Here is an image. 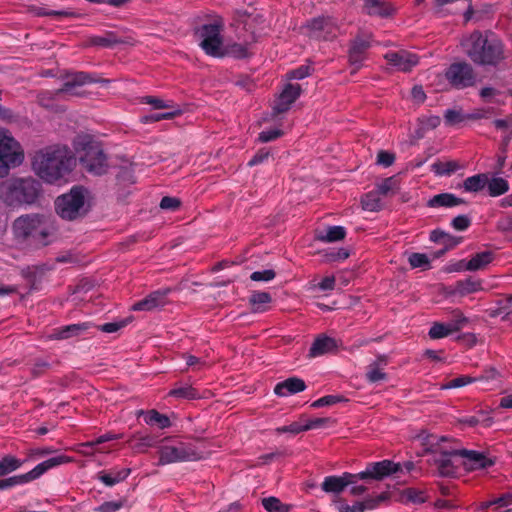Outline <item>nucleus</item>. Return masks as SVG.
<instances>
[{
	"instance_id": "obj_21",
	"label": "nucleus",
	"mask_w": 512,
	"mask_h": 512,
	"mask_svg": "<svg viewBox=\"0 0 512 512\" xmlns=\"http://www.w3.org/2000/svg\"><path fill=\"white\" fill-rule=\"evenodd\" d=\"M370 47V37L358 36L352 42L350 50H349V62L355 68L353 72H356L357 69L361 66L364 60V54L366 50Z\"/></svg>"
},
{
	"instance_id": "obj_59",
	"label": "nucleus",
	"mask_w": 512,
	"mask_h": 512,
	"mask_svg": "<svg viewBox=\"0 0 512 512\" xmlns=\"http://www.w3.org/2000/svg\"><path fill=\"white\" fill-rule=\"evenodd\" d=\"M142 103L151 105L154 109H166L170 108L171 105L164 100L152 96H145L142 98Z\"/></svg>"
},
{
	"instance_id": "obj_54",
	"label": "nucleus",
	"mask_w": 512,
	"mask_h": 512,
	"mask_svg": "<svg viewBox=\"0 0 512 512\" xmlns=\"http://www.w3.org/2000/svg\"><path fill=\"white\" fill-rule=\"evenodd\" d=\"M276 276V273L272 269H266L263 271H255L250 275V279L257 282H269L273 280Z\"/></svg>"
},
{
	"instance_id": "obj_55",
	"label": "nucleus",
	"mask_w": 512,
	"mask_h": 512,
	"mask_svg": "<svg viewBox=\"0 0 512 512\" xmlns=\"http://www.w3.org/2000/svg\"><path fill=\"white\" fill-rule=\"evenodd\" d=\"M366 376L367 379L373 383L383 381L386 379V374L382 372L376 364H371L369 366Z\"/></svg>"
},
{
	"instance_id": "obj_4",
	"label": "nucleus",
	"mask_w": 512,
	"mask_h": 512,
	"mask_svg": "<svg viewBox=\"0 0 512 512\" xmlns=\"http://www.w3.org/2000/svg\"><path fill=\"white\" fill-rule=\"evenodd\" d=\"M433 452L441 476L450 477L456 473L454 462H460L466 470H478L492 466L495 459L479 450H423Z\"/></svg>"
},
{
	"instance_id": "obj_9",
	"label": "nucleus",
	"mask_w": 512,
	"mask_h": 512,
	"mask_svg": "<svg viewBox=\"0 0 512 512\" xmlns=\"http://www.w3.org/2000/svg\"><path fill=\"white\" fill-rule=\"evenodd\" d=\"M72 461V458L66 455H59L56 457L49 458L39 464H37L32 470L27 473L15 475L9 478L0 480V489H8L18 485H24L34 480L39 479L50 469L65 463Z\"/></svg>"
},
{
	"instance_id": "obj_33",
	"label": "nucleus",
	"mask_w": 512,
	"mask_h": 512,
	"mask_svg": "<svg viewBox=\"0 0 512 512\" xmlns=\"http://www.w3.org/2000/svg\"><path fill=\"white\" fill-rule=\"evenodd\" d=\"M479 95L483 101L498 105L504 104L506 98L505 91L492 86L483 87L480 90Z\"/></svg>"
},
{
	"instance_id": "obj_52",
	"label": "nucleus",
	"mask_w": 512,
	"mask_h": 512,
	"mask_svg": "<svg viewBox=\"0 0 512 512\" xmlns=\"http://www.w3.org/2000/svg\"><path fill=\"white\" fill-rule=\"evenodd\" d=\"M344 401V398L338 395H327L314 401L311 406L313 408H319L324 406H332L338 402Z\"/></svg>"
},
{
	"instance_id": "obj_49",
	"label": "nucleus",
	"mask_w": 512,
	"mask_h": 512,
	"mask_svg": "<svg viewBox=\"0 0 512 512\" xmlns=\"http://www.w3.org/2000/svg\"><path fill=\"white\" fill-rule=\"evenodd\" d=\"M477 379L470 377V376H460L455 379H452L451 381L447 382L446 384H443L441 386V389H452V388H460L463 386H466L468 384H471L475 382Z\"/></svg>"
},
{
	"instance_id": "obj_10",
	"label": "nucleus",
	"mask_w": 512,
	"mask_h": 512,
	"mask_svg": "<svg viewBox=\"0 0 512 512\" xmlns=\"http://www.w3.org/2000/svg\"><path fill=\"white\" fill-rule=\"evenodd\" d=\"M79 161L83 168L93 175H103L108 171L109 164L99 143L87 141L78 150Z\"/></svg>"
},
{
	"instance_id": "obj_48",
	"label": "nucleus",
	"mask_w": 512,
	"mask_h": 512,
	"mask_svg": "<svg viewBox=\"0 0 512 512\" xmlns=\"http://www.w3.org/2000/svg\"><path fill=\"white\" fill-rule=\"evenodd\" d=\"M304 421H305L306 431L328 427L331 424H333V422H334L331 418H328V417L312 418V419H308V418L304 417Z\"/></svg>"
},
{
	"instance_id": "obj_23",
	"label": "nucleus",
	"mask_w": 512,
	"mask_h": 512,
	"mask_svg": "<svg viewBox=\"0 0 512 512\" xmlns=\"http://www.w3.org/2000/svg\"><path fill=\"white\" fill-rule=\"evenodd\" d=\"M167 291H154L132 306L133 311H153L166 304Z\"/></svg>"
},
{
	"instance_id": "obj_29",
	"label": "nucleus",
	"mask_w": 512,
	"mask_h": 512,
	"mask_svg": "<svg viewBox=\"0 0 512 512\" xmlns=\"http://www.w3.org/2000/svg\"><path fill=\"white\" fill-rule=\"evenodd\" d=\"M463 203V200L451 193H441L433 196L427 202L431 208L454 207Z\"/></svg>"
},
{
	"instance_id": "obj_3",
	"label": "nucleus",
	"mask_w": 512,
	"mask_h": 512,
	"mask_svg": "<svg viewBox=\"0 0 512 512\" xmlns=\"http://www.w3.org/2000/svg\"><path fill=\"white\" fill-rule=\"evenodd\" d=\"M467 56L478 65H497L507 56L502 41L492 32L475 31L462 39Z\"/></svg>"
},
{
	"instance_id": "obj_14",
	"label": "nucleus",
	"mask_w": 512,
	"mask_h": 512,
	"mask_svg": "<svg viewBox=\"0 0 512 512\" xmlns=\"http://www.w3.org/2000/svg\"><path fill=\"white\" fill-rule=\"evenodd\" d=\"M209 450H160L158 465L197 461L208 457Z\"/></svg>"
},
{
	"instance_id": "obj_32",
	"label": "nucleus",
	"mask_w": 512,
	"mask_h": 512,
	"mask_svg": "<svg viewBox=\"0 0 512 512\" xmlns=\"http://www.w3.org/2000/svg\"><path fill=\"white\" fill-rule=\"evenodd\" d=\"M460 423L470 427L478 425L482 427H490L493 423V419L488 411L480 410L475 415L463 417L460 419Z\"/></svg>"
},
{
	"instance_id": "obj_51",
	"label": "nucleus",
	"mask_w": 512,
	"mask_h": 512,
	"mask_svg": "<svg viewBox=\"0 0 512 512\" xmlns=\"http://www.w3.org/2000/svg\"><path fill=\"white\" fill-rule=\"evenodd\" d=\"M410 265L413 268H428L430 261L426 254L413 253L408 258Z\"/></svg>"
},
{
	"instance_id": "obj_41",
	"label": "nucleus",
	"mask_w": 512,
	"mask_h": 512,
	"mask_svg": "<svg viewBox=\"0 0 512 512\" xmlns=\"http://www.w3.org/2000/svg\"><path fill=\"white\" fill-rule=\"evenodd\" d=\"M488 182V175L486 174H478L471 177H468L464 181V189L468 192H478L482 190Z\"/></svg>"
},
{
	"instance_id": "obj_5",
	"label": "nucleus",
	"mask_w": 512,
	"mask_h": 512,
	"mask_svg": "<svg viewBox=\"0 0 512 512\" xmlns=\"http://www.w3.org/2000/svg\"><path fill=\"white\" fill-rule=\"evenodd\" d=\"M90 191L83 186H73L69 192L55 200V211L64 220L73 221L87 214L91 207Z\"/></svg>"
},
{
	"instance_id": "obj_18",
	"label": "nucleus",
	"mask_w": 512,
	"mask_h": 512,
	"mask_svg": "<svg viewBox=\"0 0 512 512\" xmlns=\"http://www.w3.org/2000/svg\"><path fill=\"white\" fill-rule=\"evenodd\" d=\"M300 92L299 84H287L274 103L273 113L279 114L288 111Z\"/></svg>"
},
{
	"instance_id": "obj_19",
	"label": "nucleus",
	"mask_w": 512,
	"mask_h": 512,
	"mask_svg": "<svg viewBox=\"0 0 512 512\" xmlns=\"http://www.w3.org/2000/svg\"><path fill=\"white\" fill-rule=\"evenodd\" d=\"M357 479V474L350 473H343L341 476H327L321 487L327 493H340L348 485L355 483Z\"/></svg>"
},
{
	"instance_id": "obj_57",
	"label": "nucleus",
	"mask_w": 512,
	"mask_h": 512,
	"mask_svg": "<svg viewBox=\"0 0 512 512\" xmlns=\"http://www.w3.org/2000/svg\"><path fill=\"white\" fill-rule=\"evenodd\" d=\"M282 134L283 132L280 129L265 130L259 133L258 139L260 142L265 143L279 138Z\"/></svg>"
},
{
	"instance_id": "obj_6",
	"label": "nucleus",
	"mask_w": 512,
	"mask_h": 512,
	"mask_svg": "<svg viewBox=\"0 0 512 512\" xmlns=\"http://www.w3.org/2000/svg\"><path fill=\"white\" fill-rule=\"evenodd\" d=\"M40 185L32 178L10 179L0 183V200L8 206L32 204L39 195Z\"/></svg>"
},
{
	"instance_id": "obj_39",
	"label": "nucleus",
	"mask_w": 512,
	"mask_h": 512,
	"mask_svg": "<svg viewBox=\"0 0 512 512\" xmlns=\"http://www.w3.org/2000/svg\"><path fill=\"white\" fill-rule=\"evenodd\" d=\"M460 168L461 165L456 161H438L431 165V171L438 176H450Z\"/></svg>"
},
{
	"instance_id": "obj_42",
	"label": "nucleus",
	"mask_w": 512,
	"mask_h": 512,
	"mask_svg": "<svg viewBox=\"0 0 512 512\" xmlns=\"http://www.w3.org/2000/svg\"><path fill=\"white\" fill-rule=\"evenodd\" d=\"M23 460H20L12 455L4 456L0 459V477L5 476L22 466Z\"/></svg>"
},
{
	"instance_id": "obj_60",
	"label": "nucleus",
	"mask_w": 512,
	"mask_h": 512,
	"mask_svg": "<svg viewBox=\"0 0 512 512\" xmlns=\"http://www.w3.org/2000/svg\"><path fill=\"white\" fill-rule=\"evenodd\" d=\"M444 119L446 124L455 125L463 121V116L459 111L449 109L445 112Z\"/></svg>"
},
{
	"instance_id": "obj_62",
	"label": "nucleus",
	"mask_w": 512,
	"mask_h": 512,
	"mask_svg": "<svg viewBox=\"0 0 512 512\" xmlns=\"http://www.w3.org/2000/svg\"><path fill=\"white\" fill-rule=\"evenodd\" d=\"M469 225L470 219L465 215H459L455 217L452 221V226L458 231H463L467 229Z\"/></svg>"
},
{
	"instance_id": "obj_1",
	"label": "nucleus",
	"mask_w": 512,
	"mask_h": 512,
	"mask_svg": "<svg viewBox=\"0 0 512 512\" xmlns=\"http://www.w3.org/2000/svg\"><path fill=\"white\" fill-rule=\"evenodd\" d=\"M11 230L14 240L21 245L45 247L58 238L55 222L49 216L39 213L17 217Z\"/></svg>"
},
{
	"instance_id": "obj_30",
	"label": "nucleus",
	"mask_w": 512,
	"mask_h": 512,
	"mask_svg": "<svg viewBox=\"0 0 512 512\" xmlns=\"http://www.w3.org/2000/svg\"><path fill=\"white\" fill-rule=\"evenodd\" d=\"M346 236V230L342 226H330L323 231H319L316 238L325 243L336 242L344 239Z\"/></svg>"
},
{
	"instance_id": "obj_56",
	"label": "nucleus",
	"mask_w": 512,
	"mask_h": 512,
	"mask_svg": "<svg viewBox=\"0 0 512 512\" xmlns=\"http://www.w3.org/2000/svg\"><path fill=\"white\" fill-rule=\"evenodd\" d=\"M509 506L512 505V492H507L494 499L493 501L487 502L483 505V508H488L491 505Z\"/></svg>"
},
{
	"instance_id": "obj_37",
	"label": "nucleus",
	"mask_w": 512,
	"mask_h": 512,
	"mask_svg": "<svg viewBox=\"0 0 512 512\" xmlns=\"http://www.w3.org/2000/svg\"><path fill=\"white\" fill-rule=\"evenodd\" d=\"M271 300V295L267 292H253L249 302L254 312H264Z\"/></svg>"
},
{
	"instance_id": "obj_26",
	"label": "nucleus",
	"mask_w": 512,
	"mask_h": 512,
	"mask_svg": "<svg viewBox=\"0 0 512 512\" xmlns=\"http://www.w3.org/2000/svg\"><path fill=\"white\" fill-rule=\"evenodd\" d=\"M364 9L372 16L387 17L394 13L395 8L385 0H363Z\"/></svg>"
},
{
	"instance_id": "obj_34",
	"label": "nucleus",
	"mask_w": 512,
	"mask_h": 512,
	"mask_svg": "<svg viewBox=\"0 0 512 512\" xmlns=\"http://www.w3.org/2000/svg\"><path fill=\"white\" fill-rule=\"evenodd\" d=\"M89 327V323L71 324L58 329L57 332L54 334V337L56 339H67L73 336H78L83 332L87 331Z\"/></svg>"
},
{
	"instance_id": "obj_25",
	"label": "nucleus",
	"mask_w": 512,
	"mask_h": 512,
	"mask_svg": "<svg viewBox=\"0 0 512 512\" xmlns=\"http://www.w3.org/2000/svg\"><path fill=\"white\" fill-rule=\"evenodd\" d=\"M413 440H414V442H413L414 445L424 446L425 448H437V447H441L444 444L451 445L453 442L452 438H449L446 436H438V435L428 434L424 431L417 434L413 438Z\"/></svg>"
},
{
	"instance_id": "obj_43",
	"label": "nucleus",
	"mask_w": 512,
	"mask_h": 512,
	"mask_svg": "<svg viewBox=\"0 0 512 512\" xmlns=\"http://www.w3.org/2000/svg\"><path fill=\"white\" fill-rule=\"evenodd\" d=\"M169 396L182 399H197L199 393L189 384H183L175 387L169 392Z\"/></svg>"
},
{
	"instance_id": "obj_24",
	"label": "nucleus",
	"mask_w": 512,
	"mask_h": 512,
	"mask_svg": "<svg viewBox=\"0 0 512 512\" xmlns=\"http://www.w3.org/2000/svg\"><path fill=\"white\" fill-rule=\"evenodd\" d=\"M306 389L305 382L298 377H290L282 382H279L275 388L274 393L280 397H287Z\"/></svg>"
},
{
	"instance_id": "obj_44",
	"label": "nucleus",
	"mask_w": 512,
	"mask_h": 512,
	"mask_svg": "<svg viewBox=\"0 0 512 512\" xmlns=\"http://www.w3.org/2000/svg\"><path fill=\"white\" fill-rule=\"evenodd\" d=\"M262 506L267 512H289L291 506L282 503L278 498L270 496L262 499Z\"/></svg>"
},
{
	"instance_id": "obj_35",
	"label": "nucleus",
	"mask_w": 512,
	"mask_h": 512,
	"mask_svg": "<svg viewBox=\"0 0 512 512\" xmlns=\"http://www.w3.org/2000/svg\"><path fill=\"white\" fill-rule=\"evenodd\" d=\"M361 204L362 208L366 211H380L383 207L382 196L376 190H373L363 196Z\"/></svg>"
},
{
	"instance_id": "obj_17",
	"label": "nucleus",
	"mask_w": 512,
	"mask_h": 512,
	"mask_svg": "<svg viewBox=\"0 0 512 512\" xmlns=\"http://www.w3.org/2000/svg\"><path fill=\"white\" fill-rule=\"evenodd\" d=\"M137 416H142L146 425L157 429H167L171 427L176 420V416L174 414L169 416L162 414L155 409L148 411L139 410L137 412Z\"/></svg>"
},
{
	"instance_id": "obj_15",
	"label": "nucleus",
	"mask_w": 512,
	"mask_h": 512,
	"mask_svg": "<svg viewBox=\"0 0 512 512\" xmlns=\"http://www.w3.org/2000/svg\"><path fill=\"white\" fill-rule=\"evenodd\" d=\"M256 41V36L252 33L248 37L237 41L225 40L224 47L222 49L223 57L229 56L237 59L246 58L250 55L252 44Z\"/></svg>"
},
{
	"instance_id": "obj_45",
	"label": "nucleus",
	"mask_w": 512,
	"mask_h": 512,
	"mask_svg": "<svg viewBox=\"0 0 512 512\" xmlns=\"http://www.w3.org/2000/svg\"><path fill=\"white\" fill-rule=\"evenodd\" d=\"M378 501L367 500L364 503L356 502L353 505L340 504L339 512H364L366 509H374Z\"/></svg>"
},
{
	"instance_id": "obj_11",
	"label": "nucleus",
	"mask_w": 512,
	"mask_h": 512,
	"mask_svg": "<svg viewBox=\"0 0 512 512\" xmlns=\"http://www.w3.org/2000/svg\"><path fill=\"white\" fill-rule=\"evenodd\" d=\"M414 469V463L407 461L404 463L383 460L371 463L364 471L357 474L358 479H382L386 476L397 473H409Z\"/></svg>"
},
{
	"instance_id": "obj_22",
	"label": "nucleus",
	"mask_w": 512,
	"mask_h": 512,
	"mask_svg": "<svg viewBox=\"0 0 512 512\" xmlns=\"http://www.w3.org/2000/svg\"><path fill=\"white\" fill-rule=\"evenodd\" d=\"M97 82L90 74L84 72H75L68 74L63 86L56 90V94L69 93L72 95H78L74 92L76 87L83 86L88 83Z\"/></svg>"
},
{
	"instance_id": "obj_64",
	"label": "nucleus",
	"mask_w": 512,
	"mask_h": 512,
	"mask_svg": "<svg viewBox=\"0 0 512 512\" xmlns=\"http://www.w3.org/2000/svg\"><path fill=\"white\" fill-rule=\"evenodd\" d=\"M440 122H441L440 117L434 116V115H431L428 117H423L421 119V124H422L423 129H434L440 124Z\"/></svg>"
},
{
	"instance_id": "obj_50",
	"label": "nucleus",
	"mask_w": 512,
	"mask_h": 512,
	"mask_svg": "<svg viewBox=\"0 0 512 512\" xmlns=\"http://www.w3.org/2000/svg\"><path fill=\"white\" fill-rule=\"evenodd\" d=\"M396 188V180L393 177H389L384 179L376 186V191L382 197L387 196L389 193L393 192Z\"/></svg>"
},
{
	"instance_id": "obj_38",
	"label": "nucleus",
	"mask_w": 512,
	"mask_h": 512,
	"mask_svg": "<svg viewBox=\"0 0 512 512\" xmlns=\"http://www.w3.org/2000/svg\"><path fill=\"white\" fill-rule=\"evenodd\" d=\"M35 15L37 16H51L58 20L66 19V18H77L79 17V13L67 9V10H50L45 7L36 8L34 10Z\"/></svg>"
},
{
	"instance_id": "obj_31",
	"label": "nucleus",
	"mask_w": 512,
	"mask_h": 512,
	"mask_svg": "<svg viewBox=\"0 0 512 512\" xmlns=\"http://www.w3.org/2000/svg\"><path fill=\"white\" fill-rule=\"evenodd\" d=\"M428 500V496L424 490L409 487L404 489L400 495V501L404 504H423Z\"/></svg>"
},
{
	"instance_id": "obj_20",
	"label": "nucleus",
	"mask_w": 512,
	"mask_h": 512,
	"mask_svg": "<svg viewBox=\"0 0 512 512\" xmlns=\"http://www.w3.org/2000/svg\"><path fill=\"white\" fill-rule=\"evenodd\" d=\"M338 349V342L336 339L329 337L327 335L321 334L317 336L312 343L308 357L316 358L323 356L328 353H334Z\"/></svg>"
},
{
	"instance_id": "obj_7",
	"label": "nucleus",
	"mask_w": 512,
	"mask_h": 512,
	"mask_svg": "<svg viewBox=\"0 0 512 512\" xmlns=\"http://www.w3.org/2000/svg\"><path fill=\"white\" fill-rule=\"evenodd\" d=\"M224 22L221 18H213L209 23H205L195 30V36L202 50L211 57L222 58L221 52L225 40L222 37Z\"/></svg>"
},
{
	"instance_id": "obj_53",
	"label": "nucleus",
	"mask_w": 512,
	"mask_h": 512,
	"mask_svg": "<svg viewBox=\"0 0 512 512\" xmlns=\"http://www.w3.org/2000/svg\"><path fill=\"white\" fill-rule=\"evenodd\" d=\"M178 114H180V110L179 109H176V110H173V111H169V112H164V113H155V114H151V115L143 117L142 121L144 123H148V122H155V121H160V120H166V119H171V118L175 117Z\"/></svg>"
},
{
	"instance_id": "obj_16",
	"label": "nucleus",
	"mask_w": 512,
	"mask_h": 512,
	"mask_svg": "<svg viewBox=\"0 0 512 512\" xmlns=\"http://www.w3.org/2000/svg\"><path fill=\"white\" fill-rule=\"evenodd\" d=\"M385 59L389 65L402 72L410 71L419 63V58L416 54L405 50L388 52L385 54Z\"/></svg>"
},
{
	"instance_id": "obj_12",
	"label": "nucleus",
	"mask_w": 512,
	"mask_h": 512,
	"mask_svg": "<svg viewBox=\"0 0 512 512\" xmlns=\"http://www.w3.org/2000/svg\"><path fill=\"white\" fill-rule=\"evenodd\" d=\"M445 76L449 83L458 89L472 86L476 80L473 68L464 62L452 64L446 70Z\"/></svg>"
},
{
	"instance_id": "obj_27",
	"label": "nucleus",
	"mask_w": 512,
	"mask_h": 512,
	"mask_svg": "<svg viewBox=\"0 0 512 512\" xmlns=\"http://www.w3.org/2000/svg\"><path fill=\"white\" fill-rule=\"evenodd\" d=\"M131 473L129 468H114L109 472L102 471L98 475V479L106 486H114L124 481Z\"/></svg>"
},
{
	"instance_id": "obj_13",
	"label": "nucleus",
	"mask_w": 512,
	"mask_h": 512,
	"mask_svg": "<svg viewBox=\"0 0 512 512\" xmlns=\"http://www.w3.org/2000/svg\"><path fill=\"white\" fill-rule=\"evenodd\" d=\"M305 29L310 37L326 40L336 36L338 24L332 17H318L309 21Z\"/></svg>"
},
{
	"instance_id": "obj_63",
	"label": "nucleus",
	"mask_w": 512,
	"mask_h": 512,
	"mask_svg": "<svg viewBox=\"0 0 512 512\" xmlns=\"http://www.w3.org/2000/svg\"><path fill=\"white\" fill-rule=\"evenodd\" d=\"M411 98L414 103L421 104L426 99V94L420 85H415L411 90Z\"/></svg>"
},
{
	"instance_id": "obj_61",
	"label": "nucleus",
	"mask_w": 512,
	"mask_h": 512,
	"mask_svg": "<svg viewBox=\"0 0 512 512\" xmlns=\"http://www.w3.org/2000/svg\"><path fill=\"white\" fill-rule=\"evenodd\" d=\"M395 160L394 154L387 151H380L377 155V164L382 165L384 167H389L393 164Z\"/></svg>"
},
{
	"instance_id": "obj_40",
	"label": "nucleus",
	"mask_w": 512,
	"mask_h": 512,
	"mask_svg": "<svg viewBox=\"0 0 512 512\" xmlns=\"http://www.w3.org/2000/svg\"><path fill=\"white\" fill-rule=\"evenodd\" d=\"M457 331V326L448 323H434L429 330V336L432 339L444 338Z\"/></svg>"
},
{
	"instance_id": "obj_47",
	"label": "nucleus",
	"mask_w": 512,
	"mask_h": 512,
	"mask_svg": "<svg viewBox=\"0 0 512 512\" xmlns=\"http://www.w3.org/2000/svg\"><path fill=\"white\" fill-rule=\"evenodd\" d=\"M480 289H481V283L479 281H474L472 279H466L464 281H459L456 285V291L460 295L474 293Z\"/></svg>"
},
{
	"instance_id": "obj_8",
	"label": "nucleus",
	"mask_w": 512,
	"mask_h": 512,
	"mask_svg": "<svg viewBox=\"0 0 512 512\" xmlns=\"http://www.w3.org/2000/svg\"><path fill=\"white\" fill-rule=\"evenodd\" d=\"M23 160L20 144L7 130L0 129V177L6 176L11 168L19 166Z\"/></svg>"
},
{
	"instance_id": "obj_58",
	"label": "nucleus",
	"mask_w": 512,
	"mask_h": 512,
	"mask_svg": "<svg viewBox=\"0 0 512 512\" xmlns=\"http://www.w3.org/2000/svg\"><path fill=\"white\" fill-rule=\"evenodd\" d=\"M180 204L181 202L178 198L166 196L161 199L160 208L175 211L180 207Z\"/></svg>"
},
{
	"instance_id": "obj_2",
	"label": "nucleus",
	"mask_w": 512,
	"mask_h": 512,
	"mask_svg": "<svg viewBox=\"0 0 512 512\" xmlns=\"http://www.w3.org/2000/svg\"><path fill=\"white\" fill-rule=\"evenodd\" d=\"M75 158L67 147H47L38 151L32 161L37 176L47 183H56L73 169Z\"/></svg>"
},
{
	"instance_id": "obj_36",
	"label": "nucleus",
	"mask_w": 512,
	"mask_h": 512,
	"mask_svg": "<svg viewBox=\"0 0 512 512\" xmlns=\"http://www.w3.org/2000/svg\"><path fill=\"white\" fill-rule=\"evenodd\" d=\"M486 186L490 196L492 197L500 196L509 190L508 181L502 177H492L491 179L488 178Z\"/></svg>"
},
{
	"instance_id": "obj_46",
	"label": "nucleus",
	"mask_w": 512,
	"mask_h": 512,
	"mask_svg": "<svg viewBox=\"0 0 512 512\" xmlns=\"http://www.w3.org/2000/svg\"><path fill=\"white\" fill-rule=\"evenodd\" d=\"M303 431H306L304 417H301L298 421L293 422L289 425L282 426L276 429L278 434L287 433L290 436H295Z\"/></svg>"
},
{
	"instance_id": "obj_28",
	"label": "nucleus",
	"mask_w": 512,
	"mask_h": 512,
	"mask_svg": "<svg viewBox=\"0 0 512 512\" xmlns=\"http://www.w3.org/2000/svg\"><path fill=\"white\" fill-rule=\"evenodd\" d=\"M493 260V255L490 251H483L475 254L470 260L462 261L463 268L467 271H477L484 269Z\"/></svg>"
}]
</instances>
